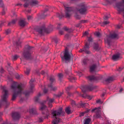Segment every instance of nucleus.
<instances>
[{
	"label": "nucleus",
	"instance_id": "1",
	"mask_svg": "<svg viewBox=\"0 0 124 124\" xmlns=\"http://www.w3.org/2000/svg\"><path fill=\"white\" fill-rule=\"evenodd\" d=\"M25 87L24 85L20 83L17 85L16 83H13L11 85V89L14 90V93L12 95L11 100H15L18 95H21Z\"/></svg>",
	"mask_w": 124,
	"mask_h": 124
},
{
	"label": "nucleus",
	"instance_id": "2",
	"mask_svg": "<svg viewBox=\"0 0 124 124\" xmlns=\"http://www.w3.org/2000/svg\"><path fill=\"white\" fill-rule=\"evenodd\" d=\"M62 108H60L58 110L53 111L52 112L51 117L55 118L52 122L53 124H58L60 121L61 119L58 118V116L62 114Z\"/></svg>",
	"mask_w": 124,
	"mask_h": 124
},
{
	"label": "nucleus",
	"instance_id": "3",
	"mask_svg": "<svg viewBox=\"0 0 124 124\" xmlns=\"http://www.w3.org/2000/svg\"><path fill=\"white\" fill-rule=\"evenodd\" d=\"M22 55L25 60H30L31 59V46L28 45H25L23 49Z\"/></svg>",
	"mask_w": 124,
	"mask_h": 124
},
{
	"label": "nucleus",
	"instance_id": "4",
	"mask_svg": "<svg viewBox=\"0 0 124 124\" xmlns=\"http://www.w3.org/2000/svg\"><path fill=\"white\" fill-rule=\"evenodd\" d=\"M3 92H4V94L1 96V99L2 101L5 102L4 105L5 108H7L9 106L10 103L7 100V98L8 97V91L6 89V87L4 86L2 88Z\"/></svg>",
	"mask_w": 124,
	"mask_h": 124
},
{
	"label": "nucleus",
	"instance_id": "5",
	"mask_svg": "<svg viewBox=\"0 0 124 124\" xmlns=\"http://www.w3.org/2000/svg\"><path fill=\"white\" fill-rule=\"evenodd\" d=\"M63 54V56L61 54V57L62 61L63 62L65 61V62H66L67 61H69L71 56H72V54L69 53L67 48H66Z\"/></svg>",
	"mask_w": 124,
	"mask_h": 124
},
{
	"label": "nucleus",
	"instance_id": "6",
	"mask_svg": "<svg viewBox=\"0 0 124 124\" xmlns=\"http://www.w3.org/2000/svg\"><path fill=\"white\" fill-rule=\"evenodd\" d=\"M119 37L118 35L116 33L111 34L107 36L105 39V42L109 46H110L111 39H118Z\"/></svg>",
	"mask_w": 124,
	"mask_h": 124
},
{
	"label": "nucleus",
	"instance_id": "7",
	"mask_svg": "<svg viewBox=\"0 0 124 124\" xmlns=\"http://www.w3.org/2000/svg\"><path fill=\"white\" fill-rule=\"evenodd\" d=\"M117 10L119 12L124 13V0H121V2L116 4Z\"/></svg>",
	"mask_w": 124,
	"mask_h": 124
},
{
	"label": "nucleus",
	"instance_id": "8",
	"mask_svg": "<svg viewBox=\"0 0 124 124\" xmlns=\"http://www.w3.org/2000/svg\"><path fill=\"white\" fill-rule=\"evenodd\" d=\"M77 10L81 14H85L87 13V9L86 7L84 4H80L78 7Z\"/></svg>",
	"mask_w": 124,
	"mask_h": 124
},
{
	"label": "nucleus",
	"instance_id": "9",
	"mask_svg": "<svg viewBox=\"0 0 124 124\" xmlns=\"http://www.w3.org/2000/svg\"><path fill=\"white\" fill-rule=\"evenodd\" d=\"M40 110L42 111L43 115H45V116L48 117L49 115V112L48 110L47 107L43 104H42L40 108Z\"/></svg>",
	"mask_w": 124,
	"mask_h": 124
},
{
	"label": "nucleus",
	"instance_id": "10",
	"mask_svg": "<svg viewBox=\"0 0 124 124\" xmlns=\"http://www.w3.org/2000/svg\"><path fill=\"white\" fill-rule=\"evenodd\" d=\"M64 6L66 10L65 16L67 18H69L71 15L70 12L73 9L71 7H69L65 4H64Z\"/></svg>",
	"mask_w": 124,
	"mask_h": 124
},
{
	"label": "nucleus",
	"instance_id": "11",
	"mask_svg": "<svg viewBox=\"0 0 124 124\" xmlns=\"http://www.w3.org/2000/svg\"><path fill=\"white\" fill-rule=\"evenodd\" d=\"M100 109L99 107L95 108L91 110L92 112H96V115L94 116L96 118H98L101 117V112Z\"/></svg>",
	"mask_w": 124,
	"mask_h": 124
},
{
	"label": "nucleus",
	"instance_id": "12",
	"mask_svg": "<svg viewBox=\"0 0 124 124\" xmlns=\"http://www.w3.org/2000/svg\"><path fill=\"white\" fill-rule=\"evenodd\" d=\"M89 42H86L85 44V47L83 49H80L79 52H84L87 54H90L91 53L89 50Z\"/></svg>",
	"mask_w": 124,
	"mask_h": 124
},
{
	"label": "nucleus",
	"instance_id": "13",
	"mask_svg": "<svg viewBox=\"0 0 124 124\" xmlns=\"http://www.w3.org/2000/svg\"><path fill=\"white\" fill-rule=\"evenodd\" d=\"M37 31L40 34L42 35L44 33H49L50 31L45 28L44 25L42 27L39 28L37 30Z\"/></svg>",
	"mask_w": 124,
	"mask_h": 124
},
{
	"label": "nucleus",
	"instance_id": "14",
	"mask_svg": "<svg viewBox=\"0 0 124 124\" xmlns=\"http://www.w3.org/2000/svg\"><path fill=\"white\" fill-rule=\"evenodd\" d=\"M12 116L14 120H18L20 118L21 115L19 113L17 112H15L12 113Z\"/></svg>",
	"mask_w": 124,
	"mask_h": 124
},
{
	"label": "nucleus",
	"instance_id": "15",
	"mask_svg": "<svg viewBox=\"0 0 124 124\" xmlns=\"http://www.w3.org/2000/svg\"><path fill=\"white\" fill-rule=\"evenodd\" d=\"M94 89V87L92 86H85L82 87V90L84 93L88 90L92 91Z\"/></svg>",
	"mask_w": 124,
	"mask_h": 124
},
{
	"label": "nucleus",
	"instance_id": "16",
	"mask_svg": "<svg viewBox=\"0 0 124 124\" xmlns=\"http://www.w3.org/2000/svg\"><path fill=\"white\" fill-rule=\"evenodd\" d=\"M122 57L120 56V54L119 53H117L113 55L112 56V59L114 61L118 60Z\"/></svg>",
	"mask_w": 124,
	"mask_h": 124
},
{
	"label": "nucleus",
	"instance_id": "17",
	"mask_svg": "<svg viewBox=\"0 0 124 124\" xmlns=\"http://www.w3.org/2000/svg\"><path fill=\"white\" fill-rule=\"evenodd\" d=\"M39 2L37 0H31V7L39 6Z\"/></svg>",
	"mask_w": 124,
	"mask_h": 124
},
{
	"label": "nucleus",
	"instance_id": "18",
	"mask_svg": "<svg viewBox=\"0 0 124 124\" xmlns=\"http://www.w3.org/2000/svg\"><path fill=\"white\" fill-rule=\"evenodd\" d=\"M25 2L23 4V6L24 8H27L31 4V0H23Z\"/></svg>",
	"mask_w": 124,
	"mask_h": 124
},
{
	"label": "nucleus",
	"instance_id": "19",
	"mask_svg": "<svg viewBox=\"0 0 124 124\" xmlns=\"http://www.w3.org/2000/svg\"><path fill=\"white\" fill-rule=\"evenodd\" d=\"M18 24L20 26L22 27H24L26 25V22L24 20H20Z\"/></svg>",
	"mask_w": 124,
	"mask_h": 124
},
{
	"label": "nucleus",
	"instance_id": "20",
	"mask_svg": "<svg viewBox=\"0 0 124 124\" xmlns=\"http://www.w3.org/2000/svg\"><path fill=\"white\" fill-rule=\"evenodd\" d=\"M88 79L91 81L97 80H99V78L97 77H95L93 76H90L88 77Z\"/></svg>",
	"mask_w": 124,
	"mask_h": 124
},
{
	"label": "nucleus",
	"instance_id": "21",
	"mask_svg": "<svg viewBox=\"0 0 124 124\" xmlns=\"http://www.w3.org/2000/svg\"><path fill=\"white\" fill-rule=\"evenodd\" d=\"M20 38L18 39L17 40H16L14 42V44L17 47L20 46L21 47V42L20 41Z\"/></svg>",
	"mask_w": 124,
	"mask_h": 124
},
{
	"label": "nucleus",
	"instance_id": "22",
	"mask_svg": "<svg viewBox=\"0 0 124 124\" xmlns=\"http://www.w3.org/2000/svg\"><path fill=\"white\" fill-rule=\"evenodd\" d=\"M96 68L97 66L96 64H94L91 66L90 67V72H95Z\"/></svg>",
	"mask_w": 124,
	"mask_h": 124
},
{
	"label": "nucleus",
	"instance_id": "23",
	"mask_svg": "<svg viewBox=\"0 0 124 124\" xmlns=\"http://www.w3.org/2000/svg\"><path fill=\"white\" fill-rule=\"evenodd\" d=\"M113 78L112 77H109L107 78L105 80V81L107 83H110L114 80Z\"/></svg>",
	"mask_w": 124,
	"mask_h": 124
},
{
	"label": "nucleus",
	"instance_id": "24",
	"mask_svg": "<svg viewBox=\"0 0 124 124\" xmlns=\"http://www.w3.org/2000/svg\"><path fill=\"white\" fill-rule=\"evenodd\" d=\"M17 20V18L12 20L11 22L8 23V25L9 26H13L14 24H15Z\"/></svg>",
	"mask_w": 124,
	"mask_h": 124
},
{
	"label": "nucleus",
	"instance_id": "25",
	"mask_svg": "<svg viewBox=\"0 0 124 124\" xmlns=\"http://www.w3.org/2000/svg\"><path fill=\"white\" fill-rule=\"evenodd\" d=\"M65 111L68 114H70L71 113V111L70 110V107H66L65 109Z\"/></svg>",
	"mask_w": 124,
	"mask_h": 124
},
{
	"label": "nucleus",
	"instance_id": "26",
	"mask_svg": "<svg viewBox=\"0 0 124 124\" xmlns=\"http://www.w3.org/2000/svg\"><path fill=\"white\" fill-rule=\"evenodd\" d=\"M82 97L85 98H87L90 100L92 98V97L85 94H84L83 95Z\"/></svg>",
	"mask_w": 124,
	"mask_h": 124
},
{
	"label": "nucleus",
	"instance_id": "27",
	"mask_svg": "<svg viewBox=\"0 0 124 124\" xmlns=\"http://www.w3.org/2000/svg\"><path fill=\"white\" fill-rule=\"evenodd\" d=\"M48 11V9L47 8L44 11H43L41 17L42 18H44L46 16V15L45 14L46 12Z\"/></svg>",
	"mask_w": 124,
	"mask_h": 124
},
{
	"label": "nucleus",
	"instance_id": "28",
	"mask_svg": "<svg viewBox=\"0 0 124 124\" xmlns=\"http://www.w3.org/2000/svg\"><path fill=\"white\" fill-rule=\"evenodd\" d=\"M48 87H50V90H51L54 91L56 90L57 89V87H53L52 85L51 84L50 85H48Z\"/></svg>",
	"mask_w": 124,
	"mask_h": 124
},
{
	"label": "nucleus",
	"instance_id": "29",
	"mask_svg": "<svg viewBox=\"0 0 124 124\" xmlns=\"http://www.w3.org/2000/svg\"><path fill=\"white\" fill-rule=\"evenodd\" d=\"M93 48L95 50H99L100 49V48L98 46V44L94 43Z\"/></svg>",
	"mask_w": 124,
	"mask_h": 124
},
{
	"label": "nucleus",
	"instance_id": "30",
	"mask_svg": "<svg viewBox=\"0 0 124 124\" xmlns=\"http://www.w3.org/2000/svg\"><path fill=\"white\" fill-rule=\"evenodd\" d=\"M41 95H42L40 93H39L37 96L34 98V100L36 102L39 99V97Z\"/></svg>",
	"mask_w": 124,
	"mask_h": 124
},
{
	"label": "nucleus",
	"instance_id": "31",
	"mask_svg": "<svg viewBox=\"0 0 124 124\" xmlns=\"http://www.w3.org/2000/svg\"><path fill=\"white\" fill-rule=\"evenodd\" d=\"M31 116L37 114V112L36 109L35 108L31 109Z\"/></svg>",
	"mask_w": 124,
	"mask_h": 124
},
{
	"label": "nucleus",
	"instance_id": "32",
	"mask_svg": "<svg viewBox=\"0 0 124 124\" xmlns=\"http://www.w3.org/2000/svg\"><path fill=\"white\" fill-rule=\"evenodd\" d=\"M68 79L71 82H74L75 81V80L76 79V78L74 77H71L69 78Z\"/></svg>",
	"mask_w": 124,
	"mask_h": 124
},
{
	"label": "nucleus",
	"instance_id": "33",
	"mask_svg": "<svg viewBox=\"0 0 124 124\" xmlns=\"http://www.w3.org/2000/svg\"><path fill=\"white\" fill-rule=\"evenodd\" d=\"M90 121L91 119L90 118L86 119L85 120L84 124H89Z\"/></svg>",
	"mask_w": 124,
	"mask_h": 124
},
{
	"label": "nucleus",
	"instance_id": "34",
	"mask_svg": "<svg viewBox=\"0 0 124 124\" xmlns=\"http://www.w3.org/2000/svg\"><path fill=\"white\" fill-rule=\"evenodd\" d=\"M44 115L43 117V118L42 117H40L39 118L38 121L40 122H42L43 120V119L45 118L46 117L47 118L48 117H46L45 116V115Z\"/></svg>",
	"mask_w": 124,
	"mask_h": 124
},
{
	"label": "nucleus",
	"instance_id": "35",
	"mask_svg": "<svg viewBox=\"0 0 124 124\" xmlns=\"http://www.w3.org/2000/svg\"><path fill=\"white\" fill-rule=\"evenodd\" d=\"M54 99L53 98L50 99L49 98L47 97V101L48 102V103H52L54 101Z\"/></svg>",
	"mask_w": 124,
	"mask_h": 124
},
{
	"label": "nucleus",
	"instance_id": "36",
	"mask_svg": "<svg viewBox=\"0 0 124 124\" xmlns=\"http://www.w3.org/2000/svg\"><path fill=\"white\" fill-rule=\"evenodd\" d=\"M19 57V55L16 54L13 56L12 58L13 60H16Z\"/></svg>",
	"mask_w": 124,
	"mask_h": 124
},
{
	"label": "nucleus",
	"instance_id": "37",
	"mask_svg": "<svg viewBox=\"0 0 124 124\" xmlns=\"http://www.w3.org/2000/svg\"><path fill=\"white\" fill-rule=\"evenodd\" d=\"M30 69H28V68H27L26 71L24 72L27 75H28L30 73Z\"/></svg>",
	"mask_w": 124,
	"mask_h": 124
},
{
	"label": "nucleus",
	"instance_id": "38",
	"mask_svg": "<svg viewBox=\"0 0 124 124\" xmlns=\"http://www.w3.org/2000/svg\"><path fill=\"white\" fill-rule=\"evenodd\" d=\"M89 61V60L87 59H85L83 61V63L84 65L86 64Z\"/></svg>",
	"mask_w": 124,
	"mask_h": 124
},
{
	"label": "nucleus",
	"instance_id": "39",
	"mask_svg": "<svg viewBox=\"0 0 124 124\" xmlns=\"http://www.w3.org/2000/svg\"><path fill=\"white\" fill-rule=\"evenodd\" d=\"M71 36V35L70 34H66L65 35V38L67 39H68Z\"/></svg>",
	"mask_w": 124,
	"mask_h": 124
},
{
	"label": "nucleus",
	"instance_id": "40",
	"mask_svg": "<svg viewBox=\"0 0 124 124\" xmlns=\"http://www.w3.org/2000/svg\"><path fill=\"white\" fill-rule=\"evenodd\" d=\"M55 81V79L54 77H50V82L52 83L54 82Z\"/></svg>",
	"mask_w": 124,
	"mask_h": 124
},
{
	"label": "nucleus",
	"instance_id": "41",
	"mask_svg": "<svg viewBox=\"0 0 124 124\" xmlns=\"http://www.w3.org/2000/svg\"><path fill=\"white\" fill-rule=\"evenodd\" d=\"M5 33L6 35H8L11 33V30L8 29L5 31Z\"/></svg>",
	"mask_w": 124,
	"mask_h": 124
},
{
	"label": "nucleus",
	"instance_id": "42",
	"mask_svg": "<svg viewBox=\"0 0 124 124\" xmlns=\"http://www.w3.org/2000/svg\"><path fill=\"white\" fill-rule=\"evenodd\" d=\"M0 7L2 8H4V7L2 0H0Z\"/></svg>",
	"mask_w": 124,
	"mask_h": 124
},
{
	"label": "nucleus",
	"instance_id": "43",
	"mask_svg": "<svg viewBox=\"0 0 124 124\" xmlns=\"http://www.w3.org/2000/svg\"><path fill=\"white\" fill-rule=\"evenodd\" d=\"M56 16L57 17H59V19H61L62 17L64 16V15H60L58 13L57 14Z\"/></svg>",
	"mask_w": 124,
	"mask_h": 124
},
{
	"label": "nucleus",
	"instance_id": "44",
	"mask_svg": "<svg viewBox=\"0 0 124 124\" xmlns=\"http://www.w3.org/2000/svg\"><path fill=\"white\" fill-rule=\"evenodd\" d=\"M23 93L25 94V96H27L29 95L30 92L28 91H25L23 92Z\"/></svg>",
	"mask_w": 124,
	"mask_h": 124
},
{
	"label": "nucleus",
	"instance_id": "45",
	"mask_svg": "<svg viewBox=\"0 0 124 124\" xmlns=\"http://www.w3.org/2000/svg\"><path fill=\"white\" fill-rule=\"evenodd\" d=\"M88 41L89 42H92V41L93 40V39L92 38L91 36H90V37H88Z\"/></svg>",
	"mask_w": 124,
	"mask_h": 124
},
{
	"label": "nucleus",
	"instance_id": "46",
	"mask_svg": "<svg viewBox=\"0 0 124 124\" xmlns=\"http://www.w3.org/2000/svg\"><path fill=\"white\" fill-rule=\"evenodd\" d=\"M5 22L4 21H1V23L0 24V28H1L4 25V23Z\"/></svg>",
	"mask_w": 124,
	"mask_h": 124
},
{
	"label": "nucleus",
	"instance_id": "47",
	"mask_svg": "<svg viewBox=\"0 0 124 124\" xmlns=\"http://www.w3.org/2000/svg\"><path fill=\"white\" fill-rule=\"evenodd\" d=\"M63 29L66 31H68V32H72V31H70V29H69L68 28L66 27H65L63 28Z\"/></svg>",
	"mask_w": 124,
	"mask_h": 124
},
{
	"label": "nucleus",
	"instance_id": "48",
	"mask_svg": "<svg viewBox=\"0 0 124 124\" xmlns=\"http://www.w3.org/2000/svg\"><path fill=\"white\" fill-rule=\"evenodd\" d=\"M63 93L62 92H60L56 96L57 97H59L62 95L63 94Z\"/></svg>",
	"mask_w": 124,
	"mask_h": 124
},
{
	"label": "nucleus",
	"instance_id": "49",
	"mask_svg": "<svg viewBox=\"0 0 124 124\" xmlns=\"http://www.w3.org/2000/svg\"><path fill=\"white\" fill-rule=\"evenodd\" d=\"M31 93L35 91V89L34 88V85L31 84Z\"/></svg>",
	"mask_w": 124,
	"mask_h": 124
},
{
	"label": "nucleus",
	"instance_id": "50",
	"mask_svg": "<svg viewBox=\"0 0 124 124\" xmlns=\"http://www.w3.org/2000/svg\"><path fill=\"white\" fill-rule=\"evenodd\" d=\"M59 79H61L63 76V74L62 73H59L58 75Z\"/></svg>",
	"mask_w": 124,
	"mask_h": 124
},
{
	"label": "nucleus",
	"instance_id": "51",
	"mask_svg": "<svg viewBox=\"0 0 124 124\" xmlns=\"http://www.w3.org/2000/svg\"><path fill=\"white\" fill-rule=\"evenodd\" d=\"M15 77L17 79H21L20 77L18 74H17L16 75Z\"/></svg>",
	"mask_w": 124,
	"mask_h": 124
},
{
	"label": "nucleus",
	"instance_id": "52",
	"mask_svg": "<svg viewBox=\"0 0 124 124\" xmlns=\"http://www.w3.org/2000/svg\"><path fill=\"white\" fill-rule=\"evenodd\" d=\"M107 1L110 4H112L113 3L114 0H107Z\"/></svg>",
	"mask_w": 124,
	"mask_h": 124
},
{
	"label": "nucleus",
	"instance_id": "53",
	"mask_svg": "<svg viewBox=\"0 0 124 124\" xmlns=\"http://www.w3.org/2000/svg\"><path fill=\"white\" fill-rule=\"evenodd\" d=\"M75 18L78 19H80L81 18V17L80 16L76 15L75 16Z\"/></svg>",
	"mask_w": 124,
	"mask_h": 124
},
{
	"label": "nucleus",
	"instance_id": "54",
	"mask_svg": "<svg viewBox=\"0 0 124 124\" xmlns=\"http://www.w3.org/2000/svg\"><path fill=\"white\" fill-rule=\"evenodd\" d=\"M71 104L73 106L75 105L76 103L75 101L73 100H71Z\"/></svg>",
	"mask_w": 124,
	"mask_h": 124
},
{
	"label": "nucleus",
	"instance_id": "55",
	"mask_svg": "<svg viewBox=\"0 0 124 124\" xmlns=\"http://www.w3.org/2000/svg\"><path fill=\"white\" fill-rule=\"evenodd\" d=\"M96 102L97 103H99L100 104H102V102L101 101V100L100 99H99L97 100L96 101Z\"/></svg>",
	"mask_w": 124,
	"mask_h": 124
},
{
	"label": "nucleus",
	"instance_id": "56",
	"mask_svg": "<svg viewBox=\"0 0 124 124\" xmlns=\"http://www.w3.org/2000/svg\"><path fill=\"white\" fill-rule=\"evenodd\" d=\"M87 20H82L80 21V23H87Z\"/></svg>",
	"mask_w": 124,
	"mask_h": 124
},
{
	"label": "nucleus",
	"instance_id": "57",
	"mask_svg": "<svg viewBox=\"0 0 124 124\" xmlns=\"http://www.w3.org/2000/svg\"><path fill=\"white\" fill-rule=\"evenodd\" d=\"M89 111V110H87V111H85V112H82V113H81L80 114V116H83L84 115V114L85 113H87Z\"/></svg>",
	"mask_w": 124,
	"mask_h": 124
},
{
	"label": "nucleus",
	"instance_id": "58",
	"mask_svg": "<svg viewBox=\"0 0 124 124\" xmlns=\"http://www.w3.org/2000/svg\"><path fill=\"white\" fill-rule=\"evenodd\" d=\"M94 34L97 37L99 36L100 33L99 32H96L94 33Z\"/></svg>",
	"mask_w": 124,
	"mask_h": 124
},
{
	"label": "nucleus",
	"instance_id": "59",
	"mask_svg": "<svg viewBox=\"0 0 124 124\" xmlns=\"http://www.w3.org/2000/svg\"><path fill=\"white\" fill-rule=\"evenodd\" d=\"M12 69H13V68L11 66H9L7 68V70L9 71H11Z\"/></svg>",
	"mask_w": 124,
	"mask_h": 124
},
{
	"label": "nucleus",
	"instance_id": "60",
	"mask_svg": "<svg viewBox=\"0 0 124 124\" xmlns=\"http://www.w3.org/2000/svg\"><path fill=\"white\" fill-rule=\"evenodd\" d=\"M110 16L109 15L108 16H106L104 17V19L105 20H107L109 18Z\"/></svg>",
	"mask_w": 124,
	"mask_h": 124
},
{
	"label": "nucleus",
	"instance_id": "61",
	"mask_svg": "<svg viewBox=\"0 0 124 124\" xmlns=\"http://www.w3.org/2000/svg\"><path fill=\"white\" fill-rule=\"evenodd\" d=\"M27 19L28 20H30L31 19V16L30 15H28V14H27Z\"/></svg>",
	"mask_w": 124,
	"mask_h": 124
},
{
	"label": "nucleus",
	"instance_id": "62",
	"mask_svg": "<svg viewBox=\"0 0 124 124\" xmlns=\"http://www.w3.org/2000/svg\"><path fill=\"white\" fill-rule=\"evenodd\" d=\"M109 23V22L108 21H107L103 22V23L104 24H106Z\"/></svg>",
	"mask_w": 124,
	"mask_h": 124
},
{
	"label": "nucleus",
	"instance_id": "63",
	"mask_svg": "<svg viewBox=\"0 0 124 124\" xmlns=\"http://www.w3.org/2000/svg\"><path fill=\"white\" fill-rule=\"evenodd\" d=\"M3 8V11L2 12V15H4L5 14V11H4V8Z\"/></svg>",
	"mask_w": 124,
	"mask_h": 124
},
{
	"label": "nucleus",
	"instance_id": "64",
	"mask_svg": "<svg viewBox=\"0 0 124 124\" xmlns=\"http://www.w3.org/2000/svg\"><path fill=\"white\" fill-rule=\"evenodd\" d=\"M4 70L3 68L2 67H1L0 72L1 73H3L4 72Z\"/></svg>",
	"mask_w": 124,
	"mask_h": 124
}]
</instances>
